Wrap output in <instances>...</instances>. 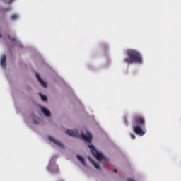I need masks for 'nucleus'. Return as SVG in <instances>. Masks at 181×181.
I'll use <instances>...</instances> for the list:
<instances>
[{
    "mask_svg": "<svg viewBox=\"0 0 181 181\" xmlns=\"http://www.w3.org/2000/svg\"><path fill=\"white\" fill-rule=\"evenodd\" d=\"M130 137L132 138V139H135L136 138L135 134H130Z\"/></svg>",
    "mask_w": 181,
    "mask_h": 181,
    "instance_id": "nucleus-15",
    "label": "nucleus"
},
{
    "mask_svg": "<svg viewBox=\"0 0 181 181\" xmlns=\"http://www.w3.org/2000/svg\"><path fill=\"white\" fill-rule=\"evenodd\" d=\"M2 10H0V12Z\"/></svg>",
    "mask_w": 181,
    "mask_h": 181,
    "instance_id": "nucleus-21",
    "label": "nucleus"
},
{
    "mask_svg": "<svg viewBox=\"0 0 181 181\" xmlns=\"http://www.w3.org/2000/svg\"><path fill=\"white\" fill-rule=\"evenodd\" d=\"M66 134L69 136H72L73 138H81L84 141V142H87L88 144H91V139H93V136L90 132L86 131V134H84L83 132L81 134L78 133L77 130H66Z\"/></svg>",
    "mask_w": 181,
    "mask_h": 181,
    "instance_id": "nucleus-3",
    "label": "nucleus"
},
{
    "mask_svg": "<svg viewBox=\"0 0 181 181\" xmlns=\"http://www.w3.org/2000/svg\"><path fill=\"white\" fill-rule=\"evenodd\" d=\"M34 122H35V124H37V122H35V120H34Z\"/></svg>",
    "mask_w": 181,
    "mask_h": 181,
    "instance_id": "nucleus-20",
    "label": "nucleus"
},
{
    "mask_svg": "<svg viewBox=\"0 0 181 181\" xmlns=\"http://www.w3.org/2000/svg\"><path fill=\"white\" fill-rule=\"evenodd\" d=\"M11 21H16V19H18V15H16V14H13V15L11 16Z\"/></svg>",
    "mask_w": 181,
    "mask_h": 181,
    "instance_id": "nucleus-13",
    "label": "nucleus"
},
{
    "mask_svg": "<svg viewBox=\"0 0 181 181\" xmlns=\"http://www.w3.org/2000/svg\"><path fill=\"white\" fill-rule=\"evenodd\" d=\"M114 173H117V169H115V170H114Z\"/></svg>",
    "mask_w": 181,
    "mask_h": 181,
    "instance_id": "nucleus-18",
    "label": "nucleus"
},
{
    "mask_svg": "<svg viewBox=\"0 0 181 181\" xmlns=\"http://www.w3.org/2000/svg\"><path fill=\"white\" fill-rule=\"evenodd\" d=\"M145 118L141 115H136L133 119V131L136 135L142 136L145 135V130L142 129V127H145Z\"/></svg>",
    "mask_w": 181,
    "mask_h": 181,
    "instance_id": "nucleus-2",
    "label": "nucleus"
},
{
    "mask_svg": "<svg viewBox=\"0 0 181 181\" xmlns=\"http://www.w3.org/2000/svg\"><path fill=\"white\" fill-rule=\"evenodd\" d=\"M76 158L80 160L82 165H86V160H84V158L83 157H81L80 155H77Z\"/></svg>",
    "mask_w": 181,
    "mask_h": 181,
    "instance_id": "nucleus-10",
    "label": "nucleus"
},
{
    "mask_svg": "<svg viewBox=\"0 0 181 181\" xmlns=\"http://www.w3.org/2000/svg\"><path fill=\"white\" fill-rule=\"evenodd\" d=\"M13 1H15V0H8V4H12V2H13Z\"/></svg>",
    "mask_w": 181,
    "mask_h": 181,
    "instance_id": "nucleus-17",
    "label": "nucleus"
},
{
    "mask_svg": "<svg viewBox=\"0 0 181 181\" xmlns=\"http://www.w3.org/2000/svg\"><path fill=\"white\" fill-rule=\"evenodd\" d=\"M1 66L4 68H6V55H4L1 59Z\"/></svg>",
    "mask_w": 181,
    "mask_h": 181,
    "instance_id": "nucleus-7",
    "label": "nucleus"
},
{
    "mask_svg": "<svg viewBox=\"0 0 181 181\" xmlns=\"http://www.w3.org/2000/svg\"><path fill=\"white\" fill-rule=\"evenodd\" d=\"M35 76L40 83V84H41V86H42V87H47V83H46V82H45L43 80H42V78H40V75L38 73L35 74Z\"/></svg>",
    "mask_w": 181,
    "mask_h": 181,
    "instance_id": "nucleus-6",
    "label": "nucleus"
},
{
    "mask_svg": "<svg viewBox=\"0 0 181 181\" xmlns=\"http://www.w3.org/2000/svg\"><path fill=\"white\" fill-rule=\"evenodd\" d=\"M49 141H50L51 142L54 143L55 145H57V146H59V148H64L63 144L57 140H56V139H54V137L52 136H49L48 138Z\"/></svg>",
    "mask_w": 181,
    "mask_h": 181,
    "instance_id": "nucleus-5",
    "label": "nucleus"
},
{
    "mask_svg": "<svg viewBox=\"0 0 181 181\" xmlns=\"http://www.w3.org/2000/svg\"><path fill=\"white\" fill-rule=\"evenodd\" d=\"M128 58H124L123 62L127 64H132V63H136L137 64H142L144 59L142 54L136 50L129 49L127 51Z\"/></svg>",
    "mask_w": 181,
    "mask_h": 181,
    "instance_id": "nucleus-1",
    "label": "nucleus"
},
{
    "mask_svg": "<svg viewBox=\"0 0 181 181\" xmlns=\"http://www.w3.org/2000/svg\"><path fill=\"white\" fill-rule=\"evenodd\" d=\"M92 163L93 166H95V169L100 170V165H98L97 163H95V161H92Z\"/></svg>",
    "mask_w": 181,
    "mask_h": 181,
    "instance_id": "nucleus-12",
    "label": "nucleus"
},
{
    "mask_svg": "<svg viewBox=\"0 0 181 181\" xmlns=\"http://www.w3.org/2000/svg\"><path fill=\"white\" fill-rule=\"evenodd\" d=\"M8 38L11 40V42H16V39L15 37L12 38L11 37L10 35H8Z\"/></svg>",
    "mask_w": 181,
    "mask_h": 181,
    "instance_id": "nucleus-14",
    "label": "nucleus"
},
{
    "mask_svg": "<svg viewBox=\"0 0 181 181\" xmlns=\"http://www.w3.org/2000/svg\"><path fill=\"white\" fill-rule=\"evenodd\" d=\"M2 37V34L0 33V39Z\"/></svg>",
    "mask_w": 181,
    "mask_h": 181,
    "instance_id": "nucleus-19",
    "label": "nucleus"
},
{
    "mask_svg": "<svg viewBox=\"0 0 181 181\" xmlns=\"http://www.w3.org/2000/svg\"><path fill=\"white\" fill-rule=\"evenodd\" d=\"M40 97L42 101H47V97L43 95L41 93H39Z\"/></svg>",
    "mask_w": 181,
    "mask_h": 181,
    "instance_id": "nucleus-11",
    "label": "nucleus"
},
{
    "mask_svg": "<svg viewBox=\"0 0 181 181\" xmlns=\"http://www.w3.org/2000/svg\"><path fill=\"white\" fill-rule=\"evenodd\" d=\"M42 112L46 117H50L52 115V113H50V110L48 109H46L45 107H41Z\"/></svg>",
    "mask_w": 181,
    "mask_h": 181,
    "instance_id": "nucleus-9",
    "label": "nucleus"
},
{
    "mask_svg": "<svg viewBox=\"0 0 181 181\" xmlns=\"http://www.w3.org/2000/svg\"><path fill=\"white\" fill-rule=\"evenodd\" d=\"M48 169L52 173H57V172H59V167H57V165H54L53 167L49 166Z\"/></svg>",
    "mask_w": 181,
    "mask_h": 181,
    "instance_id": "nucleus-8",
    "label": "nucleus"
},
{
    "mask_svg": "<svg viewBox=\"0 0 181 181\" xmlns=\"http://www.w3.org/2000/svg\"><path fill=\"white\" fill-rule=\"evenodd\" d=\"M88 148H90L92 155H93L95 157L97 160H99V162H101V160L108 162V158H107L105 156L101 154V153L98 152L97 149H95L94 146L88 145Z\"/></svg>",
    "mask_w": 181,
    "mask_h": 181,
    "instance_id": "nucleus-4",
    "label": "nucleus"
},
{
    "mask_svg": "<svg viewBox=\"0 0 181 181\" xmlns=\"http://www.w3.org/2000/svg\"><path fill=\"white\" fill-rule=\"evenodd\" d=\"M127 181H135V180L132 179V178H128L127 180Z\"/></svg>",
    "mask_w": 181,
    "mask_h": 181,
    "instance_id": "nucleus-16",
    "label": "nucleus"
}]
</instances>
